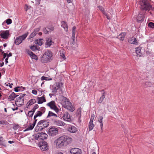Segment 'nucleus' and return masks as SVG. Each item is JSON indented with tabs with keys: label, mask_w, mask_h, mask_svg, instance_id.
I'll return each instance as SVG.
<instances>
[{
	"label": "nucleus",
	"mask_w": 154,
	"mask_h": 154,
	"mask_svg": "<svg viewBox=\"0 0 154 154\" xmlns=\"http://www.w3.org/2000/svg\"><path fill=\"white\" fill-rule=\"evenodd\" d=\"M72 140V138L69 137L63 136L55 140L54 143L57 147L60 148L69 144L71 142Z\"/></svg>",
	"instance_id": "obj_1"
},
{
	"label": "nucleus",
	"mask_w": 154,
	"mask_h": 154,
	"mask_svg": "<svg viewBox=\"0 0 154 154\" xmlns=\"http://www.w3.org/2000/svg\"><path fill=\"white\" fill-rule=\"evenodd\" d=\"M61 103L63 106L71 112H73L75 110V107L69 100L63 96L60 97Z\"/></svg>",
	"instance_id": "obj_2"
},
{
	"label": "nucleus",
	"mask_w": 154,
	"mask_h": 154,
	"mask_svg": "<svg viewBox=\"0 0 154 154\" xmlns=\"http://www.w3.org/2000/svg\"><path fill=\"white\" fill-rule=\"evenodd\" d=\"M63 84L61 83L57 82L53 85H51L50 88L51 90L52 91V92L55 94L58 90V92L60 94H63Z\"/></svg>",
	"instance_id": "obj_3"
},
{
	"label": "nucleus",
	"mask_w": 154,
	"mask_h": 154,
	"mask_svg": "<svg viewBox=\"0 0 154 154\" xmlns=\"http://www.w3.org/2000/svg\"><path fill=\"white\" fill-rule=\"evenodd\" d=\"M49 125V122L47 121L41 120L38 123L35 130L36 132L41 131L45 128L48 127Z\"/></svg>",
	"instance_id": "obj_4"
},
{
	"label": "nucleus",
	"mask_w": 154,
	"mask_h": 154,
	"mask_svg": "<svg viewBox=\"0 0 154 154\" xmlns=\"http://www.w3.org/2000/svg\"><path fill=\"white\" fill-rule=\"evenodd\" d=\"M52 53L49 50L46 51L41 59L42 63H46L50 62L52 60Z\"/></svg>",
	"instance_id": "obj_5"
},
{
	"label": "nucleus",
	"mask_w": 154,
	"mask_h": 154,
	"mask_svg": "<svg viewBox=\"0 0 154 154\" xmlns=\"http://www.w3.org/2000/svg\"><path fill=\"white\" fill-rule=\"evenodd\" d=\"M141 9L145 11H149L151 8V5L146 0H142L140 3Z\"/></svg>",
	"instance_id": "obj_6"
},
{
	"label": "nucleus",
	"mask_w": 154,
	"mask_h": 154,
	"mask_svg": "<svg viewBox=\"0 0 154 154\" xmlns=\"http://www.w3.org/2000/svg\"><path fill=\"white\" fill-rule=\"evenodd\" d=\"M28 34V32L26 33L25 34L18 36L16 37L14 43L16 45H18L21 43L26 38Z\"/></svg>",
	"instance_id": "obj_7"
},
{
	"label": "nucleus",
	"mask_w": 154,
	"mask_h": 154,
	"mask_svg": "<svg viewBox=\"0 0 154 154\" xmlns=\"http://www.w3.org/2000/svg\"><path fill=\"white\" fill-rule=\"evenodd\" d=\"M48 135L43 132L38 133L35 134V139L39 141L40 140H43L47 138Z\"/></svg>",
	"instance_id": "obj_8"
},
{
	"label": "nucleus",
	"mask_w": 154,
	"mask_h": 154,
	"mask_svg": "<svg viewBox=\"0 0 154 154\" xmlns=\"http://www.w3.org/2000/svg\"><path fill=\"white\" fill-rule=\"evenodd\" d=\"M38 146L42 151L47 150L48 148V145L47 143L43 141H39L38 143Z\"/></svg>",
	"instance_id": "obj_9"
},
{
	"label": "nucleus",
	"mask_w": 154,
	"mask_h": 154,
	"mask_svg": "<svg viewBox=\"0 0 154 154\" xmlns=\"http://www.w3.org/2000/svg\"><path fill=\"white\" fill-rule=\"evenodd\" d=\"M58 131L57 128L53 126L49 129L48 134L49 135L54 136L58 134Z\"/></svg>",
	"instance_id": "obj_10"
},
{
	"label": "nucleus",
	"mask_w": 154,
	"mask_h": 154,
	"mask_svg": "<svg viewBox=\"0 0 154 154\" xmlns=\"http://www.w3.org/2000/svg\"><path fill=\"white\" fill-rule=\"evenodd\" d=\"M47 105L49 106L51 109L54 110L56 112L59 111V109L55 105L54 101L52 100L47 104Z\"/></svg>",
	"instance_id": "obj_11"
},
{
	"label": "nucleus",
	"mask_w": 154,
	"mask_h": 154,
	"mask_svg": "<svg viewBox=\"0 0 154 154\" xmlns=\"http://www.w3.org/2000/svg\"><path fill=\"white\" fill-rule=\"evenodd\" d=\"M9 35V32L8 30L1 31L0 32V36L2 38L7 39L8 38Z\"/></svg>",
	"instance_id": "obj_12"
},
{
	"label": "nucleus",
	"mask_w": 154,
	"mask_h": 154,
	"mask_svg": "<svg viewBox=\"0 0 154 154\" xmlns=\"http://www.w3.org/2000/svg\"><path fill=\"white\" fill-rule=\"evenodd\" d=\"M62 118L63 120L65 121L69 122H71L72 121L71 116H70L68 112H65Z\"/></svg>",
	"instance_id": "obj_13"
},
{
	"label": "nucleus",
	"mask_w": 154,
	"mask_h": 154,
	"mask_svg": "<svg viewBox=\"0 0 154 154\" xmlns=\"http://www.w3.org/2000/svg\"><path fill=\"white\" fill-rule=\"evenodd\" d=\"M24 99L19 97L17 98L15 101V104L17 106H20L23 104Z\"/></svg>",
	"instance_id": "obj_14"
},
{
	"label": "nucleus",
	"mask_w": 154,
	"mask_h": 154,
	"mask_svg": "<svg viewBox=\"0 0 154 154\" xmlns=\"http://www.w3.org/2000/svg\"><path fill=\"white\" fill-rule=\"evenodd\" d=\"M70 152L71 154H80L82 153V150L78 148H74L71 149Z\"/></svg>",
	"instance_id": "obj_15"
},
{
	"label": "nucleus",
	"mask_w": 154,
	"mask_h": 154,
	"mask_svg": "<svg viewBox=\"0 0 154 154\" xmlns=\"http://www.w3.org/2000/svg\"><path fill=\"white\" fill-rule=\"evenodd\" d=\"M144 16L143 14L140 13L138 14L136 17L137 21V23H141L143 20Z\"/></svg>",
	"instance_id": "obj_16"
},
{
	"label": "nucleus",
	"mask_w": 154,
	"mask_h": 154,
	"mask_svg": "<svg viewBox=\"0 0 154 154\" xmlns=\"http://www.w3.org/2000/svg\"><path fill=\"white\" fill-rule=\"evenodd\" d=\"M67 130L70 133H75L78 131L77 128L74 126L70 125L67 128Z\"/></svg>",
	"instance_id": "obj_17"
},
{
	"label": "nucleus",
	"mask_w": 154,
	"mask_h": 154,
	"mask_svg": "<svg viewBox=\"0 0 154 154\" xmlns=\"http://www.w3.org/2000/svg\"><path fill=\"white\" fill-rule=\"evenodd\" d=\"M53 123L55 125L59 126H64L65 125V123L64 122L59 120H54Z\"/></svg>",
	"instance_id": "obj_18"
},
{
	"label": "nucleus",
	"mask_w": 154,
	"mask_h": 154,
	"mask_svg": "<svg viewBox=\"0 0 154 154\" xmlns=\"http://www.w3.org/2000/svg\"><path fill=\"white\" fill-rule=\"evenodd\" d=\"M38 100V104H42L44 102L46 101V100L45 99V95H44L42 96L41 97H38L37 98Z\"/></svg>",
	"instance_id": "obj_19"
},
{
	"label": "nucleus",
	"mask_w": 154,
	"mask_h": 154,
	"mask_svg": "<svg viewBox=\"0 0 154 154\" xmlns=\"http://www.w3.org/2000/svg\"><path fill=\"white\" fill-rule=\"evenodd\" d=\"M19 96L14 92H12L8 97V99L10 101L13 100L14 99Z\"/></svg>",
	"instance_id": "obj_20"
},
{
	"label": "nucleus",
	"mask_w": 154,
	"mask_h": 154,
	"mask_svg": "<svg viewBox=\"0 0 154 154\" xmlns=\"http://www.w3.org/2000/svg\"><path fill=\"white\" fill-rule=\"evenodd\" d=\"M53 43V42L52 41L51 38H48L46 39V42L45 43V47L46 48L50 47Z\"/></svg>",
	"instance_id": "obj_21"
},
{
	"label": "nucleus",
	"mask_w": 154,
	"mask_h": 154,
	"mask_svg": "<svg viewBox=\"0 0 154 154\" xmlns=\"http://www.w3.org/2000/svg\"><path fill=\"white\" fill-rule=\"evenodd\" d=\"M75 29L76 27L75 26H74L72 27V36L71 38V40H72V44L73 45L75 43Z\"/></svg>",
	"instance_id": "obj_22"
},
{
	"label": "nucleus",
	"mask_w": 154,
	"mask_h": 154,
	"mask_svg": "<svg viewBox=\"0 0 154 154\" xmlns=\"http://www.w3.org/2000/svg\"><path fill=\"white\" fill-rule=\"evenodd\" d=\"M28 53L32 59H34L35 60H37L38 59L37 56L36 55L33 54V53L31 51H28Z\"/></svg>",
	"instance_id": "obj_23"
},
{
	"label": "nucleus",
	"mask_w": 154,
	"mask_h": 154,
	"mask_svg": "<svg viewBox=\"0 0 154 154\" xmlns=\"http://www.w3.org/2000/svg\"><path fill=\"white\" fill-rule=\"evenodd\" d=\"M81 107L79 108L76 110V116L79 119L81 118Z\"/></svg>",
	"instance_id": "obj_24"
},
{
	"label": "nucleus",
	"mask_w": 154,
	"mask_h": 154,
	"mask_svg": "<svg viewBox=\"0 0 154 154\" xmlns=\"http://www.w3.org/2000/svg\"><path fill=\"white\" fill-rule=\"evenodd\" d=\"M61 26L63 28L65 31H67L68 30L67 25L64 21H62L61 22Z\"/></svg>",
	"instance_id": "obj_25"
},
{
	"label": "nucleus",
	"mask_w": 154,
	"mask_h": 154,
	"mask_svg": "<svg viewBox=\"0 0 154 154\" xmlns=\"http://www.w3.org/2000/svg\"><path fill=\"white\" fill-rule=\"evenodd\" d=\"M103 117L102 116H100L98 118L97 122L100 124V126L101 129L102 130L103 129Z\"/></svg>",
	"instance_id": "obj_26"
},
{
	"label": "nucleus",
	"mask_w": 154,
	"mask_h": 154,
	"mask_svg": "<svg viewBox=\"0 0 154 154\" xmlns=\"http://www.w3.org/2000/svg\"><path fill=\"white\" fill-rule=\"evenodd\" d=\"M125 35V33H121L118 36V38L120 40L123 41Z\"/></svg>",
	"instance_id": "obj_27"
},
{
	"label": "nucleus",
	"mask_w": 154,
	"mask_h": 154,
	"mask_svg": "<svg viewBox=\"0 0 154 154\" xmlns=\"http://www.w3.org/2000/svg\"><path fill=\"white\" fill-rule=\"evenodd\" d=\"M129 42L131 44H136L137 43V40L135 38H132L129 40Z\"/></svg>",
	"instance_id": "obj_28"
},
{
	"label": "nucleus",
	"mask_w": 154,
	"mask_h": 154,
	"mask_svg": "<svg viewBox=\"0 0 154 154\" xmlns=\"http://www.w3.org/2000/svg\"><path fill=\"white\" fill-rule=\"evenodd\" d=\"M36 102V100L35 99H31L27 103V104H28V106H31L34 103H35Z\"/></svg>",
	"instance_id": "obj_29"
},
{
	"label": "nucleus",
	"mask_w": 154,
	"mask_h": 154,
	"mask_svg": "<svg viewBox=\"0 0 154 154\" xmlns=\"http://www.w3.org/2000/svg\"><path fill=\"white\" fill-rule=\"evenodd\" d=\"M51 116H54L56 117H57V115L56 114L54 113L51 111H49L47 118H48Z\"/></svg>",
	"instance_id": "obj_30"
},
{
	"label": "nucleus",
	"mask_w": 154,
	"mask_h": 154,
	"mask_svg": "<svg viewBox=\"0 0 154 154\" xmlns=\"http://www.w3.org/2000/svg\"><path fill=\"white\" fill-rule=\"evenodd\" d=\"M143 85L145 87H147L151 86L152 85V83L151 82L147 81L145 83H144Z\"/></svg>",
	"instance_id": "obj_31"
},
{
	"label": "nucleus",
	"mask_w": 154,
	"mask_h": 154,
	"mask_svg": "<svg viewBox=\"0 0 154 154\" xmlns=\"http://www.w3.org/2000/svg\"><path fill=\"white\" fill-rule=\"evenodd\" d=\"M105 93L104 92L103 93L102 95L100 97L99 100H98V103H100L102 102L105 97Z\"/></svg>",
	"instance_id": "obj_32"
},
{
	"label": "nucleus",
	"mask_w": 154,
	"mask_h": 154,
	"mask_svg": "<svg viewBox=\"0 0 154 154\" xmlns=\"http://www.w3.org/2000/svg\"><path fill=\"white\" fill-rule=\"evenodd\" d=\"M136 53L140 56L141 55V51L140 47H137L136 48Z\"/></svg>",
	"instance_id": "obj_33"
},
{
	"label": "nucleus",
	"mask_w": 154,
	"mask_h": 154,
	"mask_svg": "<svg viewBox=\"0 0 154 154\" xmlns=\"http://www.w3.org/2000/svg\"><path fill=\"white\" fill-rule=\"evenodd\" d=\"M42 113L40 111H37L34 115V118H36L38 117H40L42 115Z\"/></svg>",
	"instance_id": "obj_34"
},
{
	"label": "nucleus",
	"mask_w": 154,
	"mask_h": 154,
	"mask_svg": "<svg viewBox=\"0 0 154 154\" xmlns=\"http://www.w3.org/2000/svg\"><path fill=\"white\" fill-rule=\"evenodd\" d=\"M89 131H91L92 130L94 127V125L93 123V122H91H91H89Z\"/></svg>",
	"instance_id": "obj_35"
},
{
	"label": "nucleus",
	"mask_w": 154,
	"mask_h": 154,
	"mask_svg": "<svg viewBox=\"0 0 154 154\" xmlns=\"http://www.w3.org/2000/svg\"><path fill=\"white\" fill-rule=\"evenodd\" d=\"M47 29L49 32L54 30V27L53 26H49L47 27Z\"/></svg>",
	"instance_id": "obj_36"
},
{
	"label": "nucleus",
	"mask_w": 154,
	"mask_h": 154,
	"mask_svg": "<svg viewBox=\"0 0 154 154\" xmlns=\"http://www.w3.org/2000/svg\"><path fill=\"white\" fill-rule=\"evenodd\" d=\"M36 44H38L39 45H41L42 44V40L41 39H39V40H37L36 41Z\"/></svg>",
	"instance_id": "obj_37"
},
{
	"label": "nucleus",
	"mask_w": 154,
	"mask_h": 154,
	"mask_svg": "<svg viewBox=\"0 0 154 154\" xmlns=\"http://www.w3.org/2000/svg\"><path fill=\"white\" fill-rule=\"evenodd\" d=\"M148 26L152 29L154 28V23L150 22H149L148 24Z\"/></svg>",
	"instance_id": "obj_38"
},
{
	"label": "nucleus",
	"mask_w": 154,
	"mask_h": 154,
	"mask_svg": "<svg viewBox=\"0 0 154 154\" xmlns=\"http://www.w3.org/2000/svg\"><path fill=\"white\" fill-rule=\"evenodd\" d=\"M52 79L51 78H49L48 77H46L44 76H42L41 78V80L42 81L45 80H51Z\"/></svg>",
	"instance_id": "obj_39"
},
{
	"label": "nucleus",
	"mask_w": 154,
	"mask_h": 154,
	"mask_svg": "<svg viewBox=\"0 0 154 154\" xmlns=\"http://www.w3.org/2000/svg\"><path fill=\"white\" fill-rule=\"evenodd\" d=\"M45 108L44 107H42L39 109V111L41 112L42 114H44L45 111Z\"/></svg>",
	"instance_id": "obj_40"
},
{
	"label": "nucleus",
	"mask_w": 154,
	"mask_h": 154,
	"mask_svg": "<svg viewBox=\"0 0 154 154\" xmlns=\"http://www.w3.org/2000/svg\"><path fill=\"white\" fill-rule=\"evenodd\" d=\"M33 114V113H32V111H29L27 115V116L29 118H31L32 117Z\"/></svg>",
	"instance_id": "obj_41"
},
{
	"label": "nucleus",
	"mask_w": 154,
	"mask_h": 154,
	"mask_svg": "<svg viewBox=\"0 0 154 154\" xmlns=\"http://www.w3.org/2000/svg\"><path fill=\"white\" fill-rule=\"evenodd\" d=\"M33 128V127L31 125H29L28 127L24 130V131H26L29 130H31Z\"/></svg>",
	"instance_id": "obj_42"
},
{
	"label": "nucleus",
	"mask_w": 154,
	"mask_h": 154,
	"mask_svg": "<svg viewBox=\"0 0 154 154\" xmlns=\"http://www.w3.org/2000/svg\"><path fill=\"white\" fill-rule=\"evenodd\" d=\"M32 7L31 6H29L27 5H26L24 7V9L26 11L28 9H30L32 8Z\"/></svg>",
	"instance_id": "obj_43"
},
{
	"label": "nucleus",
	"mask_w": 154,
	"mask_h": 154,
	"mask_svg": "<svg viewBox=\"0 0 154 154\" xmlns=\"http://www.w3.org/2000/svg\"><path fill=\"white\" fill-rule=\"evenodd\" d=\"M8 122L5 120H2L0 121V124L1 125H7Z\"/></svg>",
	"instance_id": "obj_44"
},
{
	"label": "nucleus",
	"mask_w": 154,
	"mask_h": 154,
	"mask_svg": "<svg viewBox=\"0 0 154 154\" xmlns=\"http://www.w3.org/2000/svg\"><path fill=\"white\" fill-rule=\"evenodd\" d=\"M6 23L8 25L11 24L12 23V20L10 19H8L6 20Z\"/></svg>",
	"instance_id": "obj_45"
},
{
	"label": "nucleus",
	"mask_w": 154,
	"mask_h": 154,
	"mask_svg": "<svg viewBox=\"0 0 154 154\" xmlns=\"http://www.w3.org/2000/svg\"><path fill=\"white\" fill-rule=\"evenodd\" d=\"M40 29V27H39L38 28H35L34 29V31H33V32H34L36 34H37V32H38Z\"/></svg>",
	"instance_id": "obj_46"
},
{
	"label": "nucleus",
	"mask_w": 154,
	"mask_h": 154,
	"mask_svg": "<svg viewBox=\"0 0 154 154\" xmlns=\"http://www.w3.org/2000/svg\"><path fill=\"white\" fill-rule=\"evenodd\" d=\"M30 49L32 51H35L37 50V48L36 46L33 45L30 47Z\"/></svg>",
	"instance_id": "obj_47"
},
{
	"label": "nucleus",
	"mask_w": 154,
	"mask_h": 154,
	"mask_svg": "<svg viewBox=\"0 0 154 154\" xmlns=\"http://www.w3.org/2000/svg\"><path fill=\"white\" fill-rule=\"evenodd\" d=\"M43 32L45 34H47L49 33L48 30H47L45 28L43 29Z\"/></svg>",
	"instance_id": "obj_48"
},
{
	"label": "nucleus",
	"mask_w": 154,
	"mask_h": 154,
	"mask_svg": "<svg viewBox=\"0 0 154 154\" xmlns=\"http://www.w3.org/2000/svg\"><path fill=\"white\" fill-rule=\"evenodd\" d=\"M60 56L61 57H62L64 60L66 58L63 52H60Z\"/></svg>",
	"instance_id": "obj_49"
},
{
	"label": "nucleus",
	"mask_w": 154,
	"mask_h": 154,
	"mask_svg": "<svg viewBox=\"0 0 154 154\" xmlns=\"http://www.w3.org/2000/svg\"><path fill=\"white\" fill-rule=\"evenodd\" d=\"M94 115H91L90 122H91H91H93V121L94 119Z\"/></svg>",
	"instance_id": "obj_50"
},
{
	"label": "nucleus",
	"mask_w": 154,
	"mask_h": 154,
	"mask_svg": "<svg viewBox=\"0 0 154 154\" xmlns=\"http://www.w3.org/2000/svg\"><path fill=\"white\" fill-rule=\"evenodd\" d=\"M36 34L34 32H33L29 36L30 38H31L34 37L35 36V35Z\"/></svg>",
	"instance_id": "obj_51"
},
{
	"label": "nucleus",
	"mask_w": 154,
	"mask_h": 154,
	"mask_svg": "<svg viewBox=\"0 0 154 154\" xmlns=\"http://www.w3.org/2000/svg\"><path fill=\"white\" fill-rule=\"evenodd\" d=\"M99 9L102 12H103V11H104L105 10H104V8L101 6H99L98 7Z\"/></svg>",
	"instance_id": "obj_52"
},
{
	"label": "nucleus",
	"mask_w": 154,
	"mask_h": 154,
	"mask_svg": "<svg viewBox=\"0 0 154 154\" xmlns=\"http://www.w3.org/2000/svg\"><path fill=\"white\" fill-rule=\"evenodd\" d=\"M41 0H35V5H38L40 4Z\"/></svg>",
	"instance_id": "obj_53"
},
{
	"label": "nucleus",
	"mask_w": 154,
	"mask_h": 154,
	"mask_svg": "<svg viewBox=\"0 0 154 154\" xmlns=\"http://www.w3.org/2000/svg\"><path fill=\"white\" fill-rule=\"evenodd\" d=\"M32 93L36 95L37 93V92L36 90L34 89L32 91Z\"/></svg>",
	"instance_id": "obj_54"
},
{
	"label": "nucleus",
	"mask_w": 154,
	"mask_h": 154,
	"mask_svg": "<svg viewBox=\"0 0 154 154\" xmlns=\"http://www.w3.org/2000/svg\"><path fill=\"white\" fill-rule=\"evenodd\" d=\"M19 87V89H18L19 90H20V91H23L24 89H25V88L23 87Z\"/></svg>",
	"instance_id": "obj_55"
},
{
	"label": "nucleus",
	"mask_w": 154,
	"mask_h": 154,
	"mask_svg": "<svg viewBox=\"0 0 154 154\" xmlns=\"http://www.w3.org/2000/svg\"><path fill=\"white\" fill-rule=\"evenodd\" d=\"M19 87H18L15 88L14 89V90L16 92H18L20 91V90H19L18 89H19Z\"/></svg>",
	"instance_id": "obj_56"
},
{
	"label": "nucleus",
	"mask_w": 154,
	"mask_h": 154,
	"mask_svg": "<svg viewBox=\"0 0 154 154\" xmlns=\"http://www.w3.org/2000/svg\"><path fill=\"white\" fill-rule=\"evenodd\" d=\"M26 95L25 94H21L20 96L19 97L22 98V99H24L23 97L25 96Z\"/></svg>",
	"instance_id": "obj_57"
},
{
	"label": "nucleus",
	"mask_w": 154,
	"mask_h": 154,
	"mask_svg": "<svg viewBox=\"0 0 154 154\" xmlns=\"http://www.w3.org/2000/svg\"><path fill=\"white\" fill-rule=\"evenodd\" d=\"M3 54V58L5 59L7 56V54L6 53H4Z\"/></svg>",
	"instance_id": "obj_58"
},
{
	"label": "nucleus",
	"mask_w": 154,
	"mask_h": 154,
	"mask_svg": "<svg viewBox=\"0 0 154 154\" xmlns=\"http://www.w3.org/2000/svg\"><path fill=\"white\" fill-rule=\"evenodd\" d=\"M8 57H7L5 59V64H7V63H8Z\"/></svg>",
	"instance_id": "obj_59"
},
{
	"label": "nucleus",
	"mask_w": 154,
	"mask_h": 154,
	"mask_svg": "<svg viewBox=\"0 0 154 154\" xmlns=\"http://www.w3.org/2000/svg\"><path fill=\"white\" fill-rule=\"evenodd\" d=\"M3 47L2 46H1L0 47V52L2 53V54L4 53V51H2V48Z\"/></svg>",
	"instance_id": "obj_60"
},
{
	"label": "nucleus",
	"mask_w": 154,
	"mask_h": 154,
	"mask_svg": "<svg viewBox=\"0 0 154 154\" xmlns=\"http://www.w3.org/2000/svg\"><path fill=\"white\" fill-rule=\"evenodd\" d=\"M103 14L106 16L108 14H107L106 12L105 11H103V12H102Z\"/></svg>",
	"instance_id": "obj_61"
},
{
	"label": "nucleus",
	"mask_w": 154,
	"mask_h": 154,
	"mask_svg": "<svg viewBox=\"0 0 154 154\" xmlns=\"http://www.w3.org/2000/svg\"><path fill=\"white\" fill-rule=\"evenodd\" d=\"M12 56V54L11 53H10L8 54H7V57L8 58L9 57H11Z\"/></svg>",
	"instance_id": "obj_62"
},
{
	"label": "nucleus",
	"mask_w": 154,
	"mask_h": 154,
	"mask_svg": "<svg viewBox=\"0 0 154 154\" xmlns=\"http://www.w3.org/2000/svg\"><path fill=\"white\" fill-rule=\"evenodd\" d=\"M12 109L13 111L16 110L18 109V107H16V108H12Z\"/></svg>",
	"instance_id": "obj_63"
},
{
	"label": "nucleus",
	"mask_w": 154,
	"mask_h": 154,
	"mask_svg": "<svg viewBox=\"0 0 154 154\" xmlns=\"http://www.w3.org/2000/svg\"><path fill=\"white\" fill-rule=\"evenodd\" d=\"M14 141H9L8 143L10 144H11L14 143Z\"/></svg>",
	"instance_id": "obj_64"
}]
</instances>
